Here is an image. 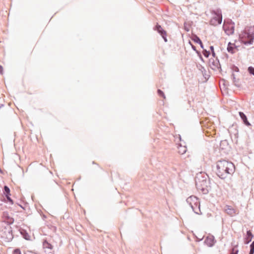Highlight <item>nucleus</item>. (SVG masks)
I'll return each mask as SVG.
<instances>
[{
    "instance_id": "23",
    "label": "nucleus",
    "mask_w": 254,
    "mask_h": 254,
    "mask_svg": "<svg viewBox=\"0 0 254 254\" xmlns=\"http://www.w3.org/2000/svg\"><path fill=\"white\" fill-rule=\"evenodd\" d=\"M157 93L159 96L162 97L163 98L165 99L166 97H165V94L161 90L158 89Z\"/></svg>"
},
{
    "instance_id": "9",
    "label": "nucleus",
    "mask_w": 254,
    "mask_h": 254,
    "mask_svg": "<svg viewBox=\"0 0 254 254\" xmlns=\"http://www.w3.org/2000/svg\"><path fill=\"white\" fill-rule=\"evenodd\" d=\"M215 242L214 237L212 235L207 236L204 242V244L209 247L213 246Z\"/></svg>"
},
{
    "instance_id": "13",
    "label": "nucleus",
    "mask_w": 254,
    "mask_h": 254,
    "mask_svg": "<svg viewBox=\"0 0 254 254\" xmlns=\"http://www.w3.org/2000/svg\"><path fill=\"white\" fill-rule=\"evenodd\" d=\"M197 67L199 69V70H201L202 75L203 77L205 78V79L207 80L210 76L206 73V70L205 69L204 67L200 64H197Z\"/></svg>"
},
{
    "instance_id": "1",
    "label": "nucleus",
    "mask_w": 254,
    "mask_h": 254,
    "mask_svg": "<svg viewBox=\"0 0 254 254\" xmlns=\"http://www.w3.org/2000/svg\"><path fill=\"white\" fill-rule=\"evenodd\" d=\"M235 171L234 164L228 160H220L216 163L215 173L221 179H226L228 175H232Z\"/></svg>"
},
{
    "instance_id": "35",
    "label": "nucleus",
    "mask_w": 254,
    "mask_h": 254,
    "mask_svg": "<svg viewBox=\"0 0 254 254\" xmlns=\"http://www.w3.org/2000/svg\"><path fill=\"white\" fill-rule=\"evenodd\" d=\"M209 48H210V50L211 53L214 52V48L213 46H210Z\"/></svg>"
},
{
    "instance_id": "19",
    "label": "nucleus",
    "mask_w": 254,
    "mask_h": 254,
    "mask_svg": "<svg viewBox=\"0 0 254 254\" xmlns=\"http://www.w3.org/2000/svg\"><path fill=\"white\" fill-rule=\"evenodd\" d=\"M43 246L45 249H48L50 250H52L53 249V246L49 243H48L46 240H45L43 242Z\"/></svg>"
},
{
    "instance_id": "28",
    "label": "nucleus",
    "mask_w": 254,
    "mask_h": 254,
    "mask_svg": "<svg viewBox=\"0 0 254 254\" xmlns=\"http://www.w3.org/2000/svg\"><path fill=\"white\" fill-rule=\"evenodd\" d=\"M232 69L233 70V71H235V72H239V68L234 65H233V66L232 67Z\"/></svg>"
},
{
    "instance_id": "3",
    "label": "nucleus",
    "mask_w": 254,
    "mask_h": 254,
    "mask_svg": "<svg viewBox=\"0 0 254 254\" xmlns=\"http://www.w3.org/2000/svg\"><path fill=\"white\" fill-rule=\"evenodd\" d=\"M212 14H214L215 16L210 20V24L216 26L218 24H220L222 21V15L220 9L213 10L212 12Z\"/></svg>"
},
{
    "instance_id": "43",
    "label": "nucleus",
    "mask_w": 254,
    "mask_h": 254,
    "mask_svg": "<svg viewBox=\"0 0 254 254\" xmlns=\"http://www.w3.org/2000/svg\"><path fill=\"white\" fill-rule=\"evenodd\" d=\"M202 43V42L201 40H200V41L198 42L197 44H198L200 45Z\"/></svg>"
},
{
    "instance_id": "26",
    "label": "nucleus",
    "mask_w": 254,
    "mask_h": 254,
    "mask_svg": "<svg viewBox=\"0 0 254 254\" xmlns=\"http://www.w3.org/2000/svg\"><path fill=\"white\" fill-rule=\"evenodd\" d=\"M14 222V219L12 218L8 217L7 223L8 225L12 224Z\"/></svg>"
},
{
    "instance_id": "4",
    "label": "nucleus",
    "mask_w": 254,
    "mask_h": 254,
    "mask_svg": "<svg viewBox=\"0 0 254 254\" xmlns=\"http://www.w3.org/2000/svg\"><path fill=\"white\" fill-rule=\"evenodd\" d=\"M245 38L241 40V42L245 45H252L254 42V34L253 32L245 33Z\"/></svg>"
},
{
    "instance_id": "8",
    "label": "nucleus",
    "mask_w": 254,
    "mask_h": 254,
    "mask_svg": "<svg viewBox=\"0 0 254 254\" xmlns=\"http://www.w3.org/2000/svg\"><path fill=\"white\" fill-rule=\"evenodd\" d=\"M186 202L190 206L195 204L198 205V202L199 201L197 197L194 195H191L187 198Z\"/></svg>"
},
{
    "instance_id": "25",
    "label": "nucleus",
    "mask_w": 254,
    "mask_h": 254,
    "mask_svg": "<svg viewBox=\"0 0 254 254\" xmlns=\"http://www.w3.org/2000/svg\"><path fill=\"white\" fill-rule=\"evenodd\" d=\"M248 71L250 74L254 76V67L253 66H249L248 68Z\"/></svg>"
},
{
    "instance_id": "44",
    "label": "nucleus",
    "mask_w": 254,
    "mask_h": 254,
    "mask_svg": "<svg viewBox=\"0 0 254 254\" xmlns=\"http://www.w3.org/2000/svg\"><path fill=\"white\" fill-rule=\"evenodd\" d=\"M3 106V105H1L0 106V108H1V107H2Z\"/></svg>"
},
{
    "instance_id": "12",
    "label": "nucleus",
    "mask_w": 254,
    "mask_h": 254,
    "mask_svg": "<svg viewBox=\"0 0 254 254\" xmlns=\"http://www.w3.org/2000/svg\"><path fill=\"white\" fill-rule=\"evenodd\" d=\"M254 236L250 230L247 231L246 237L244 240V243L245 244H248L252 240Z\"/></svg>"
},
{
    "instance_id": "42",
    "label": "nucleus",
    "mask_w": 254,
    "mask_h": 254,
    "mask_svg": "<svg viewBox=\"0 0 254 254\" xmlns=\"http://www.w3.org/2000/svg\"><path fill=\"white\" fill-rule=\"evenodd\" d=\"M225 29L227 30V32H230V28L229 27V28H225Z\"/></svg>"
},
{
    "instance_id": "45",
    "label": "nucleus",
    "mask_w": 254,
    "mask_h": 254,
    "mask_svg": "<svg viewBox=\"0 0 254 254\" xmlns=\"http://www.w3.org/2000/svg\"><path fill=\"white\" fill-rule=\"evenodd\" d=\"M0 172L2 173V171H1V170L0 169Z\"/></svg>"
},
{
    "instance_id": "29",
    "label": "nucleus",
    "mask_w": 254,
    "mask_h": 254,
    "mask_svg": "<svg viewBox=\"0 0 254 254\" xmlns=\"http://www.w3.org/2000/svg\"><path fill=\"white\" fill-rule=\"evenodd\" d=\"M7 201L11 204H13V201L10 197V195H8V196H5Z\"/></svg>"
},
{
    "instance_id": "18",
    "label": "nucleus",
    "mask_w": 254,
    "mask_h": 254,
    "mask_svg": "<svg viewBox=\"0 0 254 254\" xmlns=\"http://www.w3.org/2000/svg\"><path fill=\"white\" fill-rule=\"evenodd\" d=\"M231 77L233 79V83H234V85L236 86H237V87H240L241 85L239 83V79H236L234 73H232V74L231 75Z\"/></svg>"
},
{
    "instance_id": "14",
    "label": "nucleus",
    "mask_w": 254,
    "mask_h": 254,
    "mask_svg": "<svg viewBox=\"0 0 254 254\" xmlns=\"http://www.w3.org/2000/svg\"><path fill=\"white\" fill-rule=\"evenodd\" d=\"M239 115L243 121L244 124L247 126H251V124L249 123V122L248 120L247 117L246 116V115L242 112H239Z\"/></svg>"
},
{
    "instance_id": "40",
    "label": "nucleus",
    "mask_w": 254,
    "mask_h": 254,
    "mask_svg": "<svg viewBox=\"0 0 254 254\" xmlns=\"http://www.w3.org/2000/svg\"><path fill=\"white\" fill-rule=\"evenodd\" d=\"M212 56L213 57H215V52H212Z\"/></svg>"
},
{
    "instance_id": "24",
    "label": "nucleus",
    "mask_w": 254,
    "mask_h": 254,
    "mask_svg": "<svg viewBox=\"0 0 254 254\" xmlns=\"http://www.w3.org/2000/svg\"><path fill=\"white\" fill-rule=\"evenodd\" d=\"M202 53H203V55H204V56L206 58H208L210 54V52L208 51H207L205 49H203V50L202 51Z\"/></svg>"
},
{
    "instance_id": "38",
    "label": "nucleus",
    "mask_w": 254,
    "mask_h": 254,
    "mask_svg": "<svg viewBox=\"0 0 254 254\" xmlns=\"http://www.w3.org/2000/svg\"><path fill=\"white\" fill-rule=\"evenodd\" d=\"M250 247L254 248V241L252 242V243L250 245Z\"/></svg>"
},
{
    "instance_id": "5",
    "label": "nucleus",
    "mask_w": 254,
    "mask_h": 254,
    "mask_svg": "<svg viewBox=\"0 0 254 254\" xmlns=\"http://www.w3.org/2000/svg\"><path fill=\"white\" fill-rule=\"evenodd\" d=\"M154 30L156 31L162 37L165 42L168 41L167 38V32L164 30L161 26L159 24H157L153 28Z\"/></svg>"
},
{
    "instance_id": "20",
    "label": "nucleus",
    "mask_w": 254,
    "mask_h": 254,
    "mask_svg": "<svg viewBox=\"0 0 254 254\" xmlns=\"http://www.w3.org/2000/svg\"><path fill=\"white\" fill-rule=\"evenodd\" d=\"M3 193L5 196L10 195V191L9 188L7 186H4L3 187Z\"/></svg>"
},
{
    "instance_id": "41",
    "label": "nucleus",
    "mask_w": 254,
    "mask_h": 254,
    "mask_svg": "<svg viewBox=\"0 0 254 254\" xmlns=\"http://www.w3.org/2000/svg\"><path fill=\"white\" fill-rule=\"evenodd\" d=\"M186 152V149L185 148H184L183 152H182V154L185 153Z\"/></svg>"
},
{
    "instance_id": "7",
    "label": "nucleus",
    "mask_w": 254,
    "mask_h": 254,
    "mask_svg": "<svg viewBox=\"0 0 254 254\" xmlns=\"http://www.w3.org/2000/svg\"><path fill=\"white\" fill-rule=\"evenodd\" d=\"M220 148L221 150H224L225 152H227L230 150L231 147L227 140H223L220 143Z\"/></svg>"
},
{
    "instance_id": "27",
    "label": "nucleus",
    "mask_w": 254,
    "mask_h": 254,
    "mask_svg": "<svg viewBox=\"0 0 254 254\" xmlns=\"http://www.w3.org/2000/svg\"><path fill=\"white\" fill-rule=\"evenodd\" d=\"M13 254H21V251L19 249H16L13 250Z\"/></svg>"
},
{
    "instance_id": "30",
    "label": "nucleus",
    "mask_w": 254,
    "mask_h": 254,
    "mask_svg": "<svg viewBox=\"0 0 254 254\" xmlns=\"http://www.w3.org/2000/svg\"><path fill=\"white\" fill-rule=\"evenodd\" d=\"M238 250L235 249V248H233L232 251L230 252V254H238Z\"/></svg>"
},
{
    "instance_id": "17",
    "label": "nucleus",
    "mask_w": 254,
    "mask_h": 254,
    "mask_svg": "<svg viewBox=\"0 0 254 254\" xmlns=\"http://www.w3.org/2000/svg\"><path fill=\"white\" fill-rule=\"evenodd\" d=\"M20 232L24 239L26 240H29L30 239V236L25 230L21 229L20 230Z\"/></svg>"
},
{
    "instance_id": "21",
    "label": "nucleus",
    "mask_w": 254,
    "mask_h": 254,
    "mask_svg": "<svg viewBox=\"0 0 254 254\" xmlns=\"http://www.w3.org/2000/svg\"><path fill=\"white\" fill-rule=\"evenodd\" d=\"M191 39L195 43H197L201 40L199 37L194 34L192 35Z\"/></svg>"
},
{
    "instance_id": "34",
    "label": "nucleus",
    "mask_w": 254,
    "mask_h": 254,
    "mask_svg": "<svg viewBox=\"0 0 254 254\" xmlns=\"http://www.w3.org/2000/svg\"><path fill=\"white\" fill-rule=\"evenodd\" d=\"M3 74V67L0 65V74Z\"/></svg>"
},
{
    "instance_id": "36",
    "label": "nucleus",
    "mask_w": 254,
    "mask_h": 254,
    "mask_svg": "<svg viewBox=\"0 0 254 254\" xmlns=\"http://www.w3.org/2000/svg\"><path fill=\"white\" fill-rule=\"evenodd\" d=\"M200 60L202 62H204V61L203 60V58H202V56L201 55H200V56L199 57Z\"/></svg>"
},
{
    "instance_id": "11",
    "label": "nucleus",
    "mask_w": 254,
    "mask_h": 254,
    "mask_svg": "<svg viewBox=\"0 0 254 254\" xmlns=\"http://www.w3.org/2000/svg\"><path fill=\"white\" fill-rule=\"evenodd\" d=\"M225 211L228 215H230V216H233L236 213V210L229 205L226 206Z\"/></svg>"
},
{
    "instance_id": "15",
    "label": "nucleus",
    "mask_w": 254,
    "mask_h": 254,
    "mask_svg": "<svg viewBox=\"0 0 254 254\" xmlns=\"http://www.w3.org/2000/svg\"><path fill=\"white\" fill-rule=\"evenodd\" d=\"M7 233L5 234L6 239L8 241H11L13 238L11 227L9 226L7 229Z\"/></svg>"
},
{
    "instance_id": "22",
    "label": "nucleus",
    "mask_w": 254,
    "mask_h": 254,
    "mask_svg": "<svg viewBox=\"0 0 254 254\" xmlns=\"http://www.w3.org/2000/svg\"><path fill=\"white\" fill-rule=\"evenodd\" d=\"M223 27L224 30L225 31V33L227 35H230L233 34L234 33V26L233 25H232L231 26V27L230 28V32H227V30L225 29V27L224 26H223Z\"/></svg>"
},
{
    "instance_id": "33",
    "label": "nucleus",
    "mask_w": 254,
    "mask_h": 254,
    "mask_svg": "<svg viewBox=\"0 0 254 254\" xmlns=\"http://www.w3.org/2000/svg\"><path fill=\"white\" fill-rule=\"evenodd\" d=\"M186 23H185L184 24V29L185 31H186L187 32H188L190 31V28L189 27H188L187 26H186Z\"/></svg>"
},
{
    "instance_id": "31",
    "label": "nucleus",
    "mask_w": 254,
    "mask_h": 254,
    "mask_svg": "<svg viewBox=\"0 0 254 254\" xmlns=\"http://www.w3.org/2000/svg\"><path fill=\"white\" fill-rule=\"evenodd\" d=\"M189 43L191 45L192 49L195 52H196L197 51L196 47L193 44H192L190 41L189 42Z\"/></svg>"
},
{
    "instance_id": "32",
    "label": "nucleus",
    "mask_w": 254,
    "mask_h": 254,
    "mask_svg": "<svg viewBox=\"0 0 254 254\" xmlns=\"http://www.w3.org/2000/svg\"><path fill=\"white\" fill-rule=\"evenodd\" d=\"M249 254H254V247H250Z\"/></svg>"
},
{
    "instance_id": "16",
    "label": "nucleus",
    "mask_w": 254,
    "mask_h": 254,
    "mask_svg": "<svg viewBox=\"0 0 254 254\" xmlns=\"http://www.w3.org/2000/svg\"><path fill=\"white\" fill-rule=\"evenodd\" d=\"M198 205H193L190 206L192 211L197 214H199V212H200V202H198Z\"/></svg>"
},
{
    "instance_id": "10",
    "label": "nucleus",
    "mask_w": 254,
    "mask_h": 254,
    "mask_svg": "<svg viewBox=\"0 0 254 254\" xmlns=\"http://www.w3.org/2000/svg\"><path fill=\"white\" fill-rule=\"evenodd\" d=\"M227 50L229 53L233 54L235 53V50H238V47L236 46L234 44L229 42L228 44Z\"/></svg>"
},
{
    "instance_id": "37",
    "label": "nucleus",
    "mask_w": 254,
    "mask_h": 254,
    "mask_svg": "<svg viewBox=\"0 0 254 254\" xmlns=\"http://www.w3.org/2000/svg\"><path fill=\"white\" fill-rule=\"evenodd\" d=\"M195 52L197 54L198 57H199L200 55H201L200 52H199L197 50Z\"/></svg>"
},
{
    "instance_id": "2",
    "label": "nucleus",
    "mask_w": 254,
    "mask_h": 254,
    "mask_svg": "<svg viewBox=\"0 0 254 254\" xmlns=\"http://www.w3.org/2000/svg\"><path fill=\"white\" fill-rule=\"evenodd\" d=\"M195 182L197 189L203 194H206L211 190L210 179L206 174L202 172L197 174Z\"/></svg>"
},
{
    "instance_id": "6",
    "label": "nucleus",
    "mask_w": 254,
    "mask_h": 254,
    "mask_svg": "<svg viewBox=\"0 0 254 254\" xmlns=\"http://www.w3.org/2000/svg\"><path fill=\"white\" fill-rule=\"evenodd\" d=\"M209 63L211 65V67L213 70H216L221 68V65L219 60L217 59L215 60L213 59H211L209 60Z\"/></svg>"
},
{
    "instance_id": "39",
    "label": "nucleus",
    "mask_w": 254,
    "mask_h": 254,
    "mask_svg": "<svg viewBox=\"0 0 254 254\" xmlns=\"http://www.w3.org/2000/svg\"><path fill=\"white\" fill-rule=\"evenodd\" d=\"M200 47L203 50L204 49V46L203 43L201 44L200 45Z\"/></svg>"
}]
</instances>
